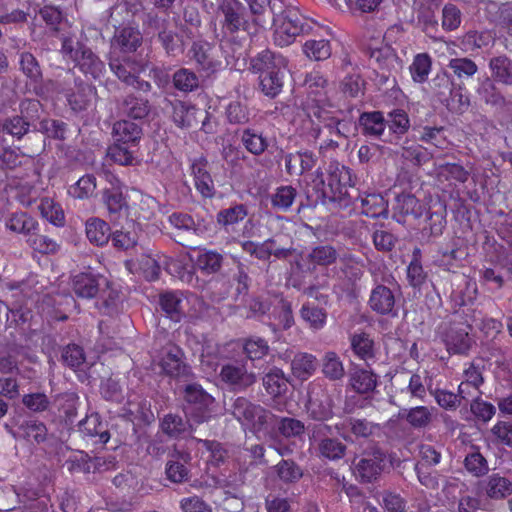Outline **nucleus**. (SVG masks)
Returning <instances> with one entry per match:
<instances>
[{
	"instance_id": "nucleus-2",
	"label": "nucleus",
	"mask_w": 512,
	"mask_h": 512,
	"mask_svg": "<svg viewBox=\"0 0 512 512\" xmlns=\"http://www.w3.org/2000/svg\"><path fill=\"white\" fill-rule=\"evenodd\" d=\"M61 52L75 63L81 72L99 79L106 71L105 63L90 47L72 37H63Z\"/></svg>"
},
{
	"instance_id": "nucleus-4",
	"label": "nucleus",
	"mask_w": 512,
	"mask_h": 512,
	"mask_svg": "<svg viewBox=\"0 0 512 512\" xmlns=\"http://www.w3.org/2000/svg\"><path fill=\"white\" fill-rule=\"evenodd\" d=\"M353 466L354 475L361 483H373L388 467V456L381 447L368 446L354 458Z\"/></svg>"
},
{
	"instance_id": "nucleus-44",
	"label": "nucleus",
	"mask_w": 512,
	"mask_h": 512,
	"mask_svg": "<svg viewBox=\"0 0 512 512\" xmlns=\"http://www.w3.org/2000/svg\"><path fill=\"white\" fill-rule=\"evenodd\" d=\"M328 313L326 309L313 303H304L300 309V317L312 330L318 331L324 328Z\"/></svg>"
},
{
	"instance_id": "nucleus-38",
	"label": "nucleus",
	"mask_w": 512,
	"mask_h": 512,
	"mask_svg": "<svg viewBox=\"0 0 512 512\" xmlns=\"http://www.w3.org/2000/svg\"><path fill=\"white\" fill-rule=\"evenodd\" d=\"M318 366L317 359L309 353H297L291 361V371L293 376L301 381L310 378Z\"/></svg>"
},
{
	"instance_id": "nucleus-19",
	"label": "nucleus",
	"mask_w": 512,
	"mask_h": 512,
	"mask_svg": "<svg viewBox=\"0 0 512 512\" xmlns=\"http://www.w3.org/2000/svg\"><path fill=\"white\" fill-rule=\"evenodd\" d=\"M220 377L234 391H244L256 382V375L248 372L245 365L238 362L223 365Z\"/></svg>"
},
{
	"instance_id": "nucleus-52",
	"label": "nucleus",
	"mask_w": 512,
	"mask_h": 512,
	"mask_svg": "<svg viewBox=\"0 0 512 512\" xmlns=\"http://www.w3.org/2000/svg\"><path fill=\"white\" fill-rule=\"evenodd\" d=\"M276 420L277 417L271 411L258 404L246 424L250 425L253 433H258L274 426Z\"/></svg>"
},
{
	"instance_id": "nucleus-58",
	"label": "nucleus",
	"mask_w": 512,
	"mask_h": 512,
	"mask_svg": "<svg viewBox=\"0 0 512 512\" xmlns=\"http://www.w3.org/2000/svg\"><path fill=\"white\" fill-rule=\"evenodd\" d=\"M241 141L247 151L255 156L263 154L268 147L267 138L263 137L262 134L257 133L255 130L249 128L243 131Z\"/></svg>"
},
{
	"instance_id": "nucleus-3",
	"label": "nucleus",
	"mask_w": 512,
	"mask_h": 512,
	"mask_svg": "<svg viewBox=\"0 0 512 512\" xmlns=\"http://www.w3.org/2000/svg\"><path fill=\"white\" fill-rule=\"evenodd\" d=\"M271 24L275 26L274 42L280 47L292 44L297 36H300L311 28L305 18L294 8L278 11Z\"/></svg>"
},
{
	"instance_id": "nucleus-62",
	"label": "nucleus",
	"mask_w": 512,
	"mask_h": 512,
	"mask_svg": "<svg viewBox=\"0 0 512 512\" xmlns=\"http://www.w3.org/2000/svg\"><path fill=\"white\" fill-rule=\"evenodd\" d=\"M86 356L84 349L77 344H68L62 349L61 360L62 362L76 370L79 369L85 362Z\"/></svg>"
},
{
	"instance_id": "nucleus-16",
	"label": "nucleus",
	"mask_w": 512,
	"mask_h": 512,
	"mask_svg": "<svg viewBox=\"0 0 512 512\" xmlns=\"http://www.w3.org/2000/svg\"><path fill=\"white\" fill-rule=\"evenodd\" d=\"M249 9V20L254 28L253 33L258 31V28L265 29L270 25L275 15L282 8L281 1L272 0H244Z\"/></svg>"
},
{
	"instance_id": "nucleus-54",
	"label": "nucleus",
	"mask_w": 512,
	"mask_h": 512,
	"mask_svg": "<svg viewBox=\"0 0 512 512\" xmlns=\"http://www.w3.org/2000/svg\"><path fill=\"white\" fill-rule=\"evenodd\" d=\"M492 42L489 32L468 31L460 38V47L465 52H474L487 47Z\"/></svg>"
},
{
	"instance_id": "nucleus-9",
	"label": "nucleus",
	"mask_w": 512,
	"mask_h": 512,
	"mask_svg": "<svg viewBox=\"0 0 512 512\" xmlns=\"http://www.w3.org/2000/svg\"><path fill=\"white\" fill-rule=\"evenodd\" d=\"M160 366L165 375L178 383H187L195 379L192 367L186 362L184 351L177 345H168L165 348Z\"/></svg>"
},
{
	"instance_id": "nucleus-30",
	"label": "nucleus",
	"mask_w": 512,
	"mask_h": 512,
	"mask_svg": "<svg viewBox=\"0 0 512 512\" xmlns=\"http://www.w3.org/2000/svg\"><path fill=\"white\" fill-rule=\"evenodd\" d=\"M96 89L91 84L79 83L75 89L68 90L65 94L67 103L74 113L86 111L92 104V98Z\"/></svg>"
},
{
	"instance_id": "nucleus-17",
	"label": "nucleus",
	"mask_w": 512,
	"mask_h": 512,
	"mask_svg": "<svg viewBox=\"0 0 512 512\" xmlns=\"http://www.w3.org/2000/svg\"><path fill=\"white\" fill-rule=\"evenodd\" d=\"M121 113L128 119L143 124L148 122L152 113L150 101L137 93H128L118 105Z\"/></svg>"
},
{
	"instance_id": "nucleus-15",
	"label": "nucleus",
	"mask_w": 512,
	"mask_h": 512,
	"mask_svg": "<svg viewBox=\"0 0 512 512\" xmlns=\"http://www.w3.org/2000/svg\"><path fill=\"white\" fill-rule=\"evenodd\" d=\"M476 94L482 103L497 114L508 113L512 110V96L503 95L490 77H485L480 81Z\"/></svg>"
},
{
	"instance_id": "nucleus-27",
	"label": "nucleus",
	"mask_w": 512,
	"mask_h": 512,
	"mask_svg": "<svg viewBox=\"0 0 512 512\" xmlns=\"http://www.w3.org/2000/svg\"><path fill=\"white\" fill-rule=\"evenodd\" d=\"M78 428L85 437L92 439L94 444L104 445L110 439L106 424L100 420L98 413L86 416L78 423Z\"/></svg>"
},
{
	"instance_id": "nucleus-13",
	"label": "nucleus",
	"mask_w": 512,
	"mask_h": 512,
	"mask_svg": "<svg viewBox=\"0 0 512 512\" xmlns=\"http://www.w3.org/2000/svg\"><path fill=\"white\" fill-rule=\"evenodd\" d=\"M108 65L117 78L126 85L135 81V74L144 69L143 59L140 55L117 54L109 52Z\"/></svg>"
},
{
	"instance_id": "nucleus-6",
	"label": "nucleus",
	"mask_w": 512,
	"mask_h": 512,
	"mask_svg": "<svg viewBox=\"0 0 512 512\" xmlns=\"http://www.w3.org/2000/svg\"><path fill=\"white\" fill-rule=\"evenodd\" d=\"M148 27L156 31V39L168 56L176 57L185 51V41L167 18H161L156 13H148Z\"/></svg>"
},
{
	"instance_id": "nucleus-57",
	"label": "nucleus",
	"mask_w": 512,
	"mask_h": 512,
	"mask_svg": "<svg viewBox=\"0 0 512 512\" xmlns=\"http://www.w3.org/2000/svg\"><path fill=\"white\" fill-rule=\"evenodd\" d=\"M6 226L11 231L26 234L28 237L33 231L38 230V223L25 212L13 214Z\"/></svg>"
},
{
	"instance_id": "nucleus-14",
	"label": "nucleus",
	"mask_w": 512,
	"mask_h": 512,
	"mask_svg": "<svg viewBox=\"0 0 512 512\" xmlns=\"http://www.w3.org/2000/svg\"><path fill=\"white\" fill-rule=\"evenodd\" d=\"M335 194H330L326 187L323 172L319 169L315 172V178L304 189V195L300 197L297 213L305 209H313L319 204L325 205L334 202Z\"/></svg>"
},
{
	"instance_id": "nucleus-5",
	"label": "nucleus",
	"mask_w": 512,
	"mask_h": 512,
	"mask_svg": "<svg viewBox=\"0 0 512 512\" xmlns=\"http://www.w3.org/2000/svg\"><path fill=\"white\" fill-rule=\"evenodd\" d=\"M308 436L312 446H314L317 456L329 461H338L346 455L347 446L341 440L334 437H328L331 432V426L323 424L308 425Z\"/></svg>"
},
{
	"instance_id": "nucleus-43",
	"label": "nucleus",
	"mask_w": 512,
	"mask_h": 512,
	"mask_svg": "<svg viewBox=\"0 0 512 512\" xmlns=\"http://www.w3.org/2000/svg\"><path fill=\"white\" fill-rule=\"evenodd\" d=\"M21 72L32 84H41L43 73L37 58L28 51L18 53Z\"/></svg>"
},
{
	"instance_id": "nucleus-56",
	"label": "nucleus",
	"mask_w": 512,
	"mask_h": 512,
	"mask_svg": "<svg viewBox=\"0 0 512 512\" xmlns=\"http://www.w3.org/2000/svg\"><path fill=\"white\" fill-rule=\"evenodd\" d=\"M322 372L326 378L332 381L340 380L345 375V370L339 356L333 352H326L322 359Z\"/></svg>"
},
{
	"instance_id": "nucleus-34",
	"label": "nucleus",
	"mask_w": 512,
	"mask_h": 512,
	"mask_svg": "<svg viewBox=\"0 0 512 512\" xmlns=\"http://www.w3.org/2000/svg\"><path fill=\"white\" fill-rule=\"evenodd\" d=\"M262 381L266 392L273 397H279L285 394L288 390V383H290L289 378L284 374L282 369L276 366H273L265 373Z\"/></svg>"
},
{
	"instance_id": "nucleus-24",
	"label": "nucleus",
	"mask_w": 512,
	"mask_h": 512,
	"mask_svg": "<svg viewBox=\"0 0 512 512\" xmlns=\"http://www.w3.org/2000/svg\"><path fill=\"white\" fill-rule=\"evenodd\" d=\"M395 303L394 292L383 284L372 289L368 300L370 309L379 315H395Z\"/></svg>"
},
{
	"instance_id": "nucleus-7",
	"label": "nucleus",
	"mask_w": 512,
	"mask_h": 512,
	"mask_svg": "<svg viewBox=\"0 0 512 512\" xmlns=\"http://www.w3.org/2000/svg\"><path fill=\"white\" fill-rule=\"evenodd\" d=\"M218 11L223 15L221 29L225 35H234L239 31L254 34L246 5L240 0H222L218 6Z\"/></svg>"
},
{
	"instance_id": "nucleus-51",
	"label": "nucleus",
	"mask_w": 512,
	"mask_h": 512,
	"mask_svg": "<svg viewBox=\"0 0 512 512\" xmlns=\"http://www.w3.org/2000/svg\"><path fill=\"white\" fill-rule=\"evenodd\" d=\"M297 190L291 185H283L276 188L270 195L272 207L276 210L287 212L297 197Z\"/></svg>"
},
{
	"instance_id": "nucleus-55",
	"label": "nucleus",
	"mask_w": 512,
	"mask_h": 512,
	"mask_svg": "<svg viewBox=\"0 0 512 512\" xmlns=\"http://www.w3.org/2000/svg\"><path fill=\"white\" fill-rule=\"evenodd\" d=\"M407 279L413 288H420L427 279L421 263V250L415 248L412 253V260L407 267Z\"/></svg>"
},
{
	"instance_id": "nucleus-45",
	"label": "nucleus",
	"mask_w": 512,
	"mask_h": 512,
	"mask_svg": "<svg viewBox=\"0 0 512 512\" xmlns=\"http://www.w3.org/2000/svg\"><path fill=\"white\" fill-rule=\"evenodd\" d=\"M363 213L372 218L388 217V202L380 194L372 193L360 198Z\"/></svg>"
},
{
	"instance_id": "nucleus-10",
	"label": "nucleus",
	"mask_w": 512,
	"mask_h": 512,
	"mask_svg": "<svg viewBox=\"0 0 512 512\" xmlns=\"http://www.w3.org/2000/svg\"><path fill=\"white\" fill-rule=\"evenodd\" d=\"M334 399L330 392L321 385L309 388L305 411L309 419L324 423L334 417Z\"/></svg>"
},
{
	"instance_id": "nucleus-64",
	"label": "nucleus",
	"mask_w": 512,
	"mask_h": 512,
	"mask_svg": "<svg viewBox=\"0 0 512 512\" xmlns=\"http://www.w3.org/2000/svg\"><path fill=\"white\" fill-rule=\"evenodd\" d=\"M21 403L31 412L42 413L50 409L51 402L48 396L43 392H33L24 394Z\"/></svg>"
},
{
	"instance_id": "nucleus-12",
	"label": "nucleus",
	"mask_w": 512,
	"mask_h": 512,
	"mask_svg": "<svg viewBox=\"0 0 512 512\" xmlns=\"http://www.w3.org/2000/svg\"><path fill=\"white\" fill-rule=\"evenodd\" d=\"M328 177L326 184L330 194H335L334 202L340 206L347 207L351 203V196L348 191V185L351 181L350 170L337 162H331L327 169Z\"/></svg>"
},
{
	"instance_id": "nucleus-23",
	"label": "nucleus",
	"mask_w": 512,
	"mask_h": 512,
	"mask_svg": "<svg viewBox=\"0 0 512 512\" xmlns=\"http://www.w3.org/2000/svg\"><path fill=\"white\" fill-rule=\"evenodd\" d=\"M160 430L169 438L178 439L191 434L194 431L193 424L187 418L186 413H168L160 419Z\"/></svg>"
},
{
	"instance_id": "nucleus-63",
	"label": "nucleus",
	"mask_w": 512,
	"mask_h": 512,
	"mask_svg": "<svg viewBox=\"0 0 512 512\" xmlns=\"http://www.w3.org/2000/svg\"><path fill=\"white\" fill-rule=\"evenodd\" d=\"M431 57L427 53L417 54L410 65L412 79L423 83L427 80L431 69Z\"/></svg>"
},
{
	"instance_id": "nucleus-25",
	"label": "nucleus",
	"mask_w": 512,
	"mask_h": 512,
	"mask_svg": "<svg viewBox=\"0 0 512 512\" xmlns=\"http://www.w3.org/2000/svg\"><path fill=\"white\" fill-rule=\"evenodd\" d=\"M102 200L111 222H117L129 215V204L119 188L104 189Z\"/></svg>"
},
{
	"instance_id": "nucleus-36",
	"label": "nucleus",
	"mask_w": 512,
	"mask_h": 512,
	"mask_svg": "<svg viewBox=\"0 0 512 512\" xmlns=\"http://www.w3.org/2000/svg\"><path fill=\"white\" fill-rule=\"evenodd\" d=\"M489 68L491 79L505 86H512V60L506 55L496 56L490 59Z\"/></svg>"
},
{
	"instance_id": "nucleus-8",
	"label": "nucleus",
	"mask_w": 512,
	"mask_h": 512,
	"mask_svg": "<svg viewBox=\"0 0 512 512\" xmlns=\"http://www.w3.org/2000/svg\"><path fill=\"white\" fill-rule=\"evenodd\" d=\"M472 325L465 322L450 321L442 323L439 328L441 339L446 345L447 351L453 354L466 355L474 344L469 331Z\"/></svg>"
},
{
	"instance_id": "nucleus-47",
	"label": "nucleus",
	"mask_w": 512,
	"mask_h": 512,
	"mask_svg": "<svg viewBox=\"0 0 512 512\" xmlns=\"http://www.w3.org/2000/svg\"><path fill=\"white\" fill-rule=\"evenodd\" d=\"M175 89L190 93L198 90L201 85L200 77L191 69L180 68L174 72L172 77Z\"/></svg>"
},
{
	"instance_id": "nucleus-50",
	"label": "nucleus",
	"mask_w": 512,
	"mask_h": 512,
	"mask_svg": "<svg viewBox=\"0 0 512 512\" xmlns=\"http://www.w3.org/2000/svg\"><path fill=\"white\" fill-rule=\"evenodd\" d=\"M463 90L464 87L462 85H454L448 96L444 99L443 104H445L450 112L461 115L469 109L470 98Z\"/></svg>"
},
{
	"instance_id": "nucleus-40",
	"label": "nucleus",
	"mask_w": 512,
	"mask_h": 512,
	"mask_svg": "<svg viewBox=\"0 0 512 512\" xmlns=\"http://www.w3.org/2000/svg\"><path fill=\"white\" fill-rule=\"evenodd\" d=\"M86 235L91 243L103 246L111 237V228L106 221L92 217L86 221Z\"/></svg>"
},
{
	"instance_id": "nucleus-61",
	"label": "nucleus",
	"mask_w": 512,
	"mask_h": 512,
	"mask_svg": "<svg viewBox=\"0 0 512 512\" xmlns=\"http://www.w3.org/2000/svg\"><path fill=\"white\" fill-rule=\"evenodd\" d=\"M401 156L416 166H421L432 158V154L426 148L421 145H408V141L402 146Z\"/></svg>"
},
{
	"instance_id": "nucleus-42",
	"label": "nucleus",
	"mask_w": 512,
	"mask_h": 512,
	"mask_svg": "<svg viewBox=\"0 0 512 512\" xmlns=\"http://www.w3.org/2000/svg\"><path fill=\"white\" fill-rule=\"evenodd\" d=\"M338 256V251L334 246L319 244L311 249L306 259L315 266L328 267L337 262Z\"/></svg>"
},
{
	"instance_id": "nucleus-41",
	"label": "nucleus",
	"mask_w": 512,
	"mask_h": 512,
	"mask_svg": "<svg viewBox=\"0 0 512 512\" xmlns=\"http://www.w3.org/2000/svg\"><path fill=\"white\" fill-rule=\"evenodd\" d=\"M180 389H182L184 401L189 406H212L214 403V398L198 383L193 381L183 383Z\"/></svg>"
},
{
	"instance_id": "nucleus-21",
	"label": "nucleus",
	"mask_w": 512,
	"mask_h": 512,
	"mask_svg": "<svg viewBox=\"0 0 512 512\" xmlns=\"http://www.w3.org/2000/svg\"><path fill=\"white\" fill-rule=\"evenodd\" d=\"M438 10V4L432 2L420 3L416 10L417 27L434 40L440 38V29L437 19Z\"/></svg>"
},
{
	"instance_id": "nucleus-33",
	"label": "nucleus",
	"mask_w": 512,
	"mask_h": 512,
	"mask_svg": "<svg viewBox=\"0 0 512 512\" xmlns=\"http://www.w3.org/2000/svg\"><path fill=\"white\" fill-rule=\"evenodd\" d=\"M0 131L16 138L18 141L27 137L35 141L37 133L30 128L18 115L0 120Z\"/></svg>"
},
{
	"instance_id": "nucleus-37",
	"label": "nucleus",
	"mask_w": 512,
	"mask_h": 512,
	"mask_svg": "<svg viewBox=\"0 0 512 512\" xmlns=\"http://www.w3.org/2000/svg\"><path fill=\"white\" fill-rule=\"evenodd\" d=\"M359 125L364 135L380 138L386 127V119L381 111L363 112Z\"/></svg>"
},
{
	"instance_id": "nucleus-60",
	"label": "nucleus",
	"mask_w": 512,
	"mask_h": 512,
	"mask_svg": "<svg viewBox=\"0 0 512 512\" xmlns=\"http://www.w3.org/2000/svg\"><path fill=\"white\" fill-rule=\"evenodd\" d=\"M27 243L34 251L41 254H54L59 249V245L47 235L40 234L39 229L29 235Z\"/></svg>"
},
{
	"instance_id": "nucleus-18",
	"label": "nucleus",
	"mask_w": 512,
	"mask_h": 512,
	"mask_svg": "<svg viewBox=\"0 0 512 512\" xmlns=\"http://www.w3.org/2000/svg\"><path fill=\"white\" fill-rule=\"evenodd\" d=\"M110 281L102 276L93 273L82 272L72 279V290L78 298L92 299L96 297L102 287L109 288Z\"/></svg>"
},
{
	"instance_id": "nucleus-20",
	"label": "nucleus",
	"mask_w": 512,
	"mask_h": 512,
	"mask_svg": "<svg viewBox=\"0 0 512 512\" xmlns=\"http://www.w3.org/2000/svg\"><path fill=\"white\" fill-rule=\"evenodd\" d=\"M68 131V124L60 119L44 117L37 128V135L33 143V151L41 153L45 150V139L42 135L49 139L57 141H65Z\"/></svg>"
},
{
	"instance_id": "nucleus-32",
	"label": "nucleus",
	"mask_w": 512,
	"mask_h": 512,
	"mask_svg": "<svg viewBox=\"0 0 512 512\" xmlns=\"http://www.w3.org/2000/svg\"><path fill=\"white\" fill-rule=\"evenodd\" d=\"M190 53L192 54V58L198 64L200 70L205 73V77H209L214 74L221 63L215 60L211 55V48L208 47L207 44L194 42Z\"/></svg>"
},
{
	"instance_id": "nucleus-11",
	"label": "nucleus",
	"mask_w": 512,
	"mask_h": 512,
	"mask_svg": "<svg viewBox=\"0 0 512 512\" xmlns=\"http://www.w3.org/2000/svg\"><path fill=\"white\" fill-rule=\"evenodd\" d=\"M143 34L138 24L127 23L115 26L114 34L110 40V51L117 54L138 55L143 46Z\"/></svg>"
},
{
	"instance_id": "nucleus-39",
	"label": "nucleus",
	"mask_w": 512,
	"mask_h": 512,
	"mask_svg": "<svg viewBox=\"0 0 512 512\" xmlns=\"http://www.w3.org/2000/svg\"><path fill=\"white\" fill-rule=\"evenodd\" d=\"M398 419L405 420L414 429L426 428L432 421V412L426 406L402 408L399 410Z\"/></svg>"
},
{
	"instance_id": "nucleus-31",
	"label": "nucleus",
	"mask_w": 512,
	"mask_h": 512,
	"mask_svg": "<svg viewBox=\"0 0 512 512\" xmlns=\"http://www.w3.org/2000/svg\"><path fill=\"white\" fill-rule=\"evenodd\" d=\"M350 385L360 395L371 394L378 385V375L372 370L355 368L350 374Z\"/></svg>"
},
{
	"instance_id": "nucleus-49",
	"label": "nucleus",
	"mask_w": 512,
	"mask_h": 512,
	"mask_svg": "<svg viewBox=\"0 0 512 512\" xmlns=\"http://www.w3.org/2000/svg\"><path fill=\"white\" fill-rule=\"evenodd\" d=\"M224 257L214 250L204 249L196 259V267L206 275L218 273L223 265Z\"/></svg>"
},
{
	"instance_id": "nucleus-59",
	"label": "nucleus",
	"mask_w": 512,
	"mask_h": 512,
	"mask_svg": "<svg viewBox=\"0 0 512 512\" xmlns=\"http://www.w3.org/2000/svg\"><path fill=\"white\" fill-rule=\"evenodd\" d=\"M351 348L353 352L363 360L373 358L374 341L367 333H359L351 336Z\"/></svg>"
},
{
	"instance_id": "nucleus-29",
	"label": "nucleus",
	"mask_w": 512,
	"mask_h": 512,
	"mask_svg": "<svg viewBox=\"0 0 512 512\" xmlns=\"http://www.w3.org/2000/svg\"><path fill=\"white\" fill-rule=\"evenodd\" d=\"M116 142L137 145L143 136L142 124L128 118L116 121L112 127Z\"/></svg>"
},
{
	"instance_id": "nucleus-1",
	"label": "nucleus",
	"mask_w": 512,
	"mask_h": 512,
	"mask_svg": "<svg viewBox=\"0 0 512 512\" xmlns=\"http://www.w3.org/2000/svg\"><path fill=\"white\" fill-rule=\"evenodd\" d=\"M249 69L259 74L260 91L270 99L276 98L290 79L288 60L270 49H265L252 57Z\"/></svg>"
},
{
	"instance_id": "nucleus-22",
	"label": "nucleus",
	"mask_w": 512,
	"mask_h": 512,
	"mask_svg": "<svg viewBox=\"0 0 512 512\" xmlns=\"http://www.w3.org/2000/svg\"><path fill=\"white\" fill-rule=\"evenodd\" d=\"M425 210L424 205L411 193H401L395 198L393 206V219L398 223H404L407 216L420 218Z\"/></svg>"
},
{
	"instance_id": "nucleus-26",
	"label": "nucleus",
	"mask_w": 512,
	"mask_h": 512,
	"mask_svg": "<svg viewBox=\"0 0 512 512\" xmlns=\"http://www.w3.org/2000/svg\"><path fill=\"white\" fill-rule=\"evenodd\" d=\"M195 187L204 198H213L216 194L214 181L208 171V161L204 157L195 159L191 165Z\"/></svg>"
},
{
	"instance_id": "nucleus-46",
	"label": "nucleus",
	"mask_w": 512,
	"mask_h": 512,
	"mask_svg": "<svg viewBox=\"0 0 512 512\" xmlns=\"http://www.w3.org/2000/svg\"><path fill=\"white\" fill-rule=\"evenodd\" d=\"M278 479L284 484H295L303 477V469L292 459H282L274 466Z\"/></svg>"
},
{
	"instance_id": "nucleus-35",
	"label": "nucleus",
	"mask_w": 512,
	"mask_h": 512,
	"mask_svg": "<svg viewBox=\"0 0 512 512\" xmlns=\"http://www.w3.org/2000/svg\"><path fill=\"white\" fill-rule=\"evenodd\" d=\"M43 113V105L38 99H24L19 104V114L17 115L37 133V128L44 118L42 117Z\"/></svg>"
},
{
	"instance_id": "nucleus-28",
	"label": "nucleus",
	"mask_w": 512,
	"mask_h": 512,
	"mask_svg": "<svg viewBox=\"0 0 512 512\" xmlns=\"http://www.w3.org/2000/svg\"><path fill=\"white\" fill-rule=\"evenodd\" d=\"M170 105L172 121L178 128L189 129L197 124L198 114L201 113V109L181 100L172 101Z\"/></svg>"
},
{
	"instance_id": "nucleus-48",
	"label": "nucleus",
	"mask_w": 512,
	"mask_h": 512,
	"mask_svg": "<svg viewBox=\"0 0 512 512\" xmlns=\"http://www.w3.org/2000/svg\"><path fill=\"white\" fill-rule=\"evenodd\" d=\"M180 304L181 298L176 292L165 291L159 294L161 311L174 322H179L183 316Z\"/></svg>"
},
{
	"instance_id": "nucleus-53",
	"label": "nucleus",
	"mask_w": 512,
	"mask_h": 512,
	"mask_svg": "<svg viewBox=\"0 0 512 512\" xmlns=\"http://www.w3.org/2000/svg\"><path fill=\"white\" fill-rule=\"evenodd\" d=\"M485 491L490 498L501 499L512 493V483L499 474H492L485 481Z\"/></svg>"
}]
</instances>
